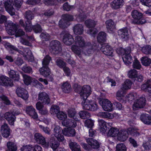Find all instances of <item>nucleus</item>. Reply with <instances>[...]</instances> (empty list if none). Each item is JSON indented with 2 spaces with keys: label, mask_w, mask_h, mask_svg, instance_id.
Masks as SVG:
<instances>
[{
  "label": "nucleus",
  "mask_w": 151,
  "mask_h": 151,
  "mask_svg": "<svg viewBox=\"0 0 151 151\" xmlns=\"http://www.w3.org/2000/svg\"><path fill=\"white\" fill-rule=\"evenodd\" d=\"M75 42L76 45H72L71 49L75 53L79 55L81 53V50L79 47H83L85 46V40L81 36H77L75 37Z\"/></svg>",
  "instance_id": "nucleus-1"
},
{
  "label": "nucleus",
  "mask_w": 151,
  "mask_h": 151,
  "mask_svg": "<svg viewBox=\"0 0 151 151\" xmlns=\"http://www.w3.org/2000/svg\"><path fill=\"white\" fill-rule=\"evenodd\" d=\"M51 60V58L48 55H46L43 60V66L39 70L40 74L44 76H48L50 74V72L48 65Z\"/></svg>",
  "instance_id": "nucleus-2"
},
{
  "label": "nucleus",
  "mask_w": 151,
  "mask_h": 151,
  "mask_svg": "<svg viewBox=\"0 0 151 151\" xmlns=\"http://www.w3.org/2000/svg\"><path fill=\"white\" fill-rule=\"evenodd\" d=\"M131 15L134 19L131 20V23L132 24H142L146 22V20L142 17V14L137 10L132 11Z\"/></svg>",
  "instance_id": "nucleus-3"
},
{
  "label": "nucleus",
  "mask_w": 151,
  "mask_h": 151,
  "mask_svg": "<svg viewBox=\"0 0 151 151\" xmlns=\"http://www.w3.org/2000/svg\"><path fill=\"white\" fill-rule=\"evenodd\" d=\"M50 50L52 53L54 54L60 53L62 50L60 42L56 40L52 41L50 43Z\"/></svg>",
  "instance_id": "nucleus-4"
},
{
  "label": "nucleus",
  "mask_w": 151,
  "mask_h": 151,
  "mask_svg": "<svg viewBox=\"0 0 151 151\" xmlns=\"http://www.w3.org/2000/svg\"><path fill=\"white\" fill-rule=\"evenodd\" d=\"M61 37L63 38V42L66 45H70L74 42V40L72 35L69 32L66 30L63 31L60 33Z\"/></svg>",
  "instance_id": "nucleus-5"
},
{
  "label": "nucleus",
  "mask_w": 151,
  "mask_h": 151,
  "mask_svg": "<svg viewBox=\"0 0 151 151\" xmlns=\"http://www.w3.org/2000/svg\"><path fill=\"white\" fill-rule=\"evenodd\" d=\"M99 104L102 106L104 110L108 111H110L112 110V104L109 100L99 98Z\"/></svg>",
  "instance_id": "nucleus-6"
},
{
  "label": "nucleus",
  "mask_w": 151,
  "mask_h": 151,
  "mask_svg": "<svg viewBox=\"0 0 151 151\" xmlns=\"http://www.w3.org/2000/svg\"><path fill=\"white\" fill-rule=\"evenodd\" d=\"M34 138L38 143L41 145L44 148H47L49 147V142H46L45 138L41 134L35 133L34 135Z\"/></svg>",
  "instance_id": "nucleus-7"
},
{
  "label": "nucleus",
  "mask_w": 151,
  "mask_h": 151,
  "mask_svg": "<svg viewBox=\"0 0 151 151\" xmlns=\"http://www.w3.org/2000/svg\"><path fill=\"white\" fill-rule=\"evenodd\" d=\"M23 81L24 83L28 85L30 84L31 82H32L33 85L37 86V88H41L42 87V84L40 83L38 81L33 79L31 78L26 75H23Z\"/></svg>",
  "instance_id": "nucleus-8"
},
{
  "label": "nucleus",
  "mask_w": 151,
  "mask_h": 151,
  "mask_svg": "<svg viewBox=\"0 0 151 151\" xmlns=\"http://www.w3.org/2000/svg\"><path fill=\"white\" fill-rule=\"evenodd\" d=\"M146 100L145 98L143 97H140L134 101L133 105L134 110H136L137 109L143 108L145 106Z\"/></svg>",
  "instance_id": "nucleus-9"
},
{
  "label": "nucleus",
  "mask_w": 151,
  "mask_h": 151,
  "mask_svg": "<svg viewBox=\"0 0 151 151\" xmlns=\"http://www.w3.org/2000/svg\"><path fill=\"white\" fill-rule=\"evenodd\" d=\"M73 18L72 15L69 14H65L63 16V19L60 20L59 22V25L60 27L64 28L69 25L66 22L73 20Z\"/></svg>",
  "instance_id": "nucleus-10"
},
{
  "label": "nucleus",
  "mask_w": 151,
  "mask_h": 151,
  "mask_svg": "<svg viewBox=\"0 0 151 151\" xmlns=\"http://www.w3.org/2000/svg\"><path fill=\"white\" fill-rule=\"evenodd\" d=\"M91 88L88 85H84L82 87L80 92L81 98L84 100H86L91 93Z\"/></svg>",
  "instance_id": "nucleus-11"
},
{
  "label": "nucleus",
  "mask_w": 151,
  "mask_h": 151,
  "mask_svg": "<svg viewBox=\"0 0 151 151\" xmlns=\"http://www.w3.org/2000/svg\"><path fill=\"white\" fill-rule=\"evenodd\" d=\"M99 47V45H97V44L94 43L92 45L90 43H88L84 47V49L86 51V52H85L86 55H89L92 54L94 50H99L100 48Z\"/></svg>",
  "instance_id": "nucleus-12"
},
{
  "label": "nucleus",
  "mask_w": 151,
  "mask_h": 151,
  "mask_svg": "<svg viewBox=\"0 0 151 151\" xmlns=\"http://www.w3.org/2000/svg\"><path fill=\"white\" fill-rule=\"evenodd\" d=\"M54 134L59 142H63L65 139L62 134L63 130L59 126H56L54 130Z\"/></svg>",
  "instance_id": "nucleus-13"
},
{
  "label": "nucleus",
  "mask_w": 151,
  "mask_h": 151,
  "mask_svg": "<svg viewBox=\"0 0 151 151\" xmlns=\"http://www.w3.org/2000/svg\"><path fill=\"white\" fill-rule=\"evenodd\" d=\"M100 50L105 55L111 56L113 52L111 47L106 43H104L101 45Z\"/></svg>",
  "instance_id": "nucleus-14"
},
{
  "label": "nucleus",
  "mask_w": 151,
  "mask_h": 151,
  "mask_svg": "<svg viewBox=\"0 0 151 151\" xmlns=\"http://www.w3.org/2000/svg\"><path fill=\"white\" fill-rule=\"evenodd\" d=\"M13 5L12 0H7L5 2L4 4L6 10L12 16L15 14V10L13 7Z\"/></svg>",
  "instance_id": "nucleus-15"
},
{
  "label": "nucleus",
  "mask_w": 151,
  "mask_h": 151,
  "mask_svg": "<svg viewBox=\"0 0 151 151\" xmlns=\"http://www.w3.org/2000/svg\"><path fill=\"white\" fill-rule=\"evenodd\" d=\"M117 33L119 37L122 40L124 41L128 39L129 35L127 27L123 28L119 30Z\"/></svg>",
  "instance_id": "nucleus-16"
},
{
  "label": "nucleus",
  "mask_w": 151,
  "mask_h": 151,
  "mask_svg": "<svg viewBox=\"0 0 151 151\" xmlns=\"http://www.w3.org/2000/svg\"><path fill=\"white\" fill-rule=\"evenodd\" d=\"M16 93L18 96L21 97L24 100L27 99L29 97L27 91L22 88L17 87L16 90Z\"/></svg>",
  "instance_id": "nucleus-17"
},
{
  "label": "nucleus",
  "mask_w": 151,
  "mask_h": 151,
  "mask_svg": "<svg viewBox=\"0 0 151 151\" xmlns=\"http://www.w3.org/2000/svg\"><path fill=\"white\" fill-rule=\"evenodd\" d=\"M38 100L44 104H48L50 102V99L48 95L45 92L40 93L38 95Z\"/></svg>",
  "instance_id": "nucleus-18"
},
{
  "label": "nucleus",
  "mask_w": 151,
  "mask_h": 151,
  "mask_svg": "<svg viewBox=\"0 0 151 151\" xmlns=\"http://www.w3.org/2000/svg\"><path fill=\"white\" fill-rule=\"evenodd\" d=\"M10 131L11 129L7 124L4 123L1 126V131L4 137H8L10 134Z\"/></svg>",
  "instance_id": "nucleus-19"
},
{
  "label": "nucleus",
  "mask_w": 151,
  "mask_h": 151,
  "mask_svg": "<svg viewBox=\"0 0 151 151\" xmlns=\"http://www.w3.org/2000/svg\"><path fill=\"white\" fill-rule=\"evenodd\" d=\"M124 4L123 0H114L110 4L112 9L116 10L122 7Z\"/></svg>",
  "instance_id": "nucleus-20"
},
{
  "label": "nucleus",
  "mask_w": 151,
  "mask_h": 151,
  "mask_svg": "<svg viewBox=\"0 0 151 151\" xmlns=\"http://www.w3.org/2000/svg\"><path fill=\"white\" fill-rule=\"evenodd\" d=\"M27 113L32 118L36 119L38 118L37 113L35 111V109L32 106H28L26 108Z\"/></svg>",
  "instance_id": "nucleus-21"
},
{
  "label": "nucleus",
  "mask_w": 151,
  "mask_h": 151,
  "mask_svg": "<svg viewBox=\"0 0 151 151\" xmlns=\"http://www.w3.org/2000/svg\"><path fill=\"white\" fill-rule=\"evenodd\" d=\"M4 118L11 125H14L16 119L15 116L12 113L6 112L4 114Z\"/></svg>",
  "instance_id": "nucleus-22"
},
{
  "label": "nucleus",
  "mask_w": 151,
  "mask_h": 151,
  "mask_svg": "<svg viewBox=\"0 0 151 151\" xmlns=\"http://www.w3.org/2000/svg\"><path fill=\"white\" fill-rule=\"evenodd\" d=\"M19 24L23 27L27 32H30L32 29V22L31 21H25L24 23V20L22 19L19 21Z\"/></svg>",
  "instance_id": "nucleus-23"
},
{
  "label": "nucleus",
  "mask_w": 151,
  "mask_h": 151,
  "mask_svg": "<svg viewBox=\"0 0 151 151\" xmlns=\"http://www.w3.org/2000/svg\"><path fill=\"white\" fill-rule=\"evenodd\" d=\"M76 121L74 120L70 119H66L62 121V124L63 126L69 128L75 127L77 125Z\"/></svg>",
  "instance_id": "nucleus-24"
},
{
  "label": "nucleus",
  "mask_w": 151,
  "mask_h": 151,
  "mask_svg": "<svg viewBox=\"0 0 151 151\" xmlns=\"http://www.w3.org/2000/svg\"><path fill=\"white\" fill-rule=\"evenodd\" d=\"M128 130L127 131L125 130H122L119 131V133L117 137V139L120 141H124L128 137Z\"/></svg>",
  "instance_id": "nucleus-25"
},
{
  "label": "nucleus",
  "mask_w": 151,
  "mask_h": 151,
  "mask_svg": "<svg viewBox=\"0 0 151 151\" xmlns=\"http://www.w3.org/2000/svg\"><path fill=\"white\" fill-rule=\"evenodd\" d=\"M9 78L3 75L1 76L0 79V85L7 86H13V83L9 80Z\"/></svg>",
  "instance_id": "nucleus-26"
},
{
  "label": "nucleus",
  "mask_w": 151,
  "mask_h": 151,
  "mask_svg": "<svg viewBox=\"0 0 151 151\" xmlns=\"http://www.w3.org/2000/svg\"><path fill=\"white\" fill-rule=\"evenodd\" d=\"M106 28L109 32H113L115 28V24L114 22L111 19L106 20L105 22Z\"/></svg>",
  "instance_id": "nucleus-27"
},
{
  "label": "nucleus",
  "mask_w": 151,
  "mask_h": 151,
  "mask_svg": "<svg viewBox=\"0 0 151 151\" xmlns=\"http://www.w3.org/2000/svg\"><path fill=\"white\" fill-rule=\"evenodd\" d=\"M6 29L12 34L11 32H16L17 31V26L15 24L13 23L11 21H9L5 24ZM9 34L10 33H9Z\"/></svg>",
  "instance_id": "nucleus-28"
},
{
  "label": "nucleus",
  "mask_w": 151,
  "mask_h": 151,
  "mask_svg": "<svg viewBox=\"0 0 151 151\" xmlns=\"http://www.w3.org/2000/svg\"><path fill=\"white\" fill-rule=\"evenodd\" d=\"M140 119L145 124L150 125L151 124V116L148 114H142L140 116Z\"/></svg>",
  "instance_id": "nucleus-29"
},
{
  "label": "nucleus",
  "mask_w": 151,
  "mask_h": 151,
  "mask_svg": "<svg viewBox=\"0 0 151 151\" xmlns=\"http://www.w3.org/2000/svg\"><path fill=\"white\" fill-rule=\"evenodd\" d=\"M87 142L90 145L92 148L94 149L98 148L100 146V145L98 141L94 139L93 138H89L86 140Z\"/></svg>",
  "instance_id": "nucleus-30"
},
{
  "label": "nucleus",
  "mask_w": 151,
  "mask_h": 151,
  "mask_svg": "<svg viewBox=\"0 0 151 151\" xmlns=\"http://www.w3.org/2000/svg\"><path fill=\"white\" fill-rule=\"evenodd\" d=\"M73 30L76 35H81L83 31V26L82 24H77L74 26Z\"/></svg>",
  "instance_id": "nucleus-31"
},
{
  "label": "nucleus",
  "mask_w": 151,
  "mask_h": 151,
  "mask_svg": "<svg viewBox=\"0 0 151 151\" xmlns=\"http://www.w3.org/2000/svg\"><path fill=\"white\" fill-rule=\"evenodd\" d=\"M75 134V130L74 129L70 128H65L63 130V134L67 136H74Z\"/></svg>",
  "instance_id": "nucleus-32"
},
{
  "label": "nucleus",
  "mask_w": 151,
  "mask_h": 151,
  "mask_svg": "<svg viewBox=\"0 0 151 151\" xmlns=\"http://www.w3.org/2000/svg\"><path fill=\"white\" fill-rule=\"evenodd\" d=\"M141 88L145 91L151 94V79L148 80L146 83L142 85Z\"/></svg>",
  "instance_id": "nucleus-33"
},
{
  "label": "nucleus",
  "mask_w": 151,
  "mask_h": 151,
  "mask_svg": "<svg viewBox=\"0 0 151 151\" xmlns=\"http://www.w3.org/2000/svg\"><path fill=\"white\" fill-rule=\"evenodd\" d=\"M76 111L75 109L73 108H70L68 111V114L69 117L73 118L75 121H79V118L78 116H76Z\"/></svg>",
  "instance_id": "nucleus-34"
},
{
  "label": "nucleus",
  "mask_w": 151,
  "mask_h": 151,
  "mask_svg": "<svg viewBox=\"0 0 151 151\" xmlns=\"http://www.w3.org/2000/svg\"><path fill=\"white\" fill-rule=\"evenodd\" d=\"M9 77L14 81H18L19 79V73L14 70H11L9 72Z\"/></svg>",
  "instance_id": "nucleus-35"
},
{
  "label": "nucleus",
  "mask_w": 151,
  "mask_h": 151,
  "mask_svg": "<svg viewBox=\"0 0 151 151\" xmlns=\"http://www.w3.org/2000/svg\"><path fill=\"white\" fill-rule=\"evenodd\" d=\"M122 58L124 63L126 65H129L133 61L132 57L130 55V53L124 55Z\"/></svg>",
  "instance_id": "nucleus-36"
},
{
  "label": "nucleus",
  "mask_w": 151,
  "mask_h": 151,
  "mask_svg": "<svg viewBox=\"0 0 151 151\" xmlns=\"http://www.w3.org/2000/svg\"><path fill=\"white\" fill-rule=\"evenodd\" d=\"M138 130V129L134 128L131 127L128 129V133L135 137H139L141 135Z\"/></svg>",
  "instance_id": "nucleus-37"
},
{
  "label": "nucleus",
  "mask_w": 151,
  "mask_h": 151,
  "mask_svg": "<svg viewBox=\"0 0 151 151\" xmlns=\"http://www.w3.org/2000/svg\"><path fill=\"white\" fill-rule=\"evenodd\" d=\"M119 132V130L117 128L112 127L109 129L108 135L112 137H118Z\"/></svg>",
  "instance_id": "nucleus-38"
},
{
  "label": "nucleus",
  "mask_w": 151,
  "mask_h": 151,
  "mask_svg": "<svg viewBox=\"0 0 151 151\" xmlns=\"http://www.w3.org/2000/svg\"><path fill=\"white\" fill-rule=\"evenodd\" d=\"M2 43L6 49H10V50L9 51V52L10 53H14L12 50H18V48H17L11 45L9 42H7L6 41H3Z\"/></svg>",
  "instance_id": "nucleus-39"
},
{
  "label": "nucleus",
  "mask_w": 151,
  "mask_h": 151,
  "mask_svg": "<svg viewBox=\"0 0 151 151\" xmlns=\"http://www.w3.org/2000/svg\"><path fill=\"white\" fill-rule=\"evenodd\" d=\"M98 122L101 132L103 133H105L107 129L106 122L102 119L99 120Z\"/></svg>",
  "instance_id": "nucleus-40"
},
{
  "label": "nucleus",
  "mask_w": 151,
  "mask_h": 151,
  "mask_svg": "<svg viewBox=\"0 0 151 151\" xmlns=\"http://www.w3.org/2000/svg\"><path fill=\"white\" fill-rule=\"evenodd\" d=\"M106 34L104 32H100L98 35L97 40L99 43L104 42L106 41Z\"/></svg>",
  "instance_id": "nucleus-41"
},
{
  "label": "nucleus",
  "mask_w": 151,
  "mask_h": 151,
  "mask_svg": "<svg viewBox=\"0 0 151 151\" xmlns=\"http://www.w3.org/2000/svg\"><path fill=\"white\" fill-rule=\"evenodd\" d=\"M72 151H81L80 146L75 142H70L69 144Z\"/></svg>",
  "instance_id": "nucleus-42"
},
{
  "label": "nucleus",
  "mask_w": 151,
  "mask_h": 151,
  "mask_svg": "<svg viewBox=\"0 0 151 151\" xmlns=\"http://www.w3.org/2000/svg\"><path fill=\"white\" fill-rule=\"evenodd\" d=\"M61 88L62 91L65 93H69L71 91V86L67 82L64 83L62 85Z\"/></svg>",
  "instance_id": "nucleus-43"
},
{
  "label": "nucleus",
  "mask_w": 151,
  "mask_h": 151,
  "mask_svg": "<svg viewBox=\"0 0 151 151\" xmlns=\"http://www.w3.org/2000/svg\"><path fill=\"white\" fill-rule=\"evenodd\" d=\"M125 91L126 90L124 89L121 87V88L117 92L116 96L118 100L121 101L125 93Z\"/></svg>",
  "instance_id": "nucleus-44"
},
{
  "label": "nucleus",
  "mask_w": 151,
  "mask_h": 151,
  "mask_svg": "<svg viewBox=\"0 0 151 151\" xmlns=\"http://www.w3.org/2000/svg\"><path fill=\"white\" fill-rule=\"evenodd\" d=\"M131 51V48L129 47H127L125 49L122 47L119 48L117 50V51L118 54L122 55V56L125 54L130 53Z\"/></svg>",
  "instance_id": "nucleus-45"
},
{
  "label": "nucleus",
  "mask_w": 151,
  "mask_h": 151,
  "mask_svg": "<svg viewBox=\"0 0 151 151\" xmlns=\"http://www.w3.org/2000/svg\"><path fill=\"white\" fill-rule=\"evenodd\" d=\"M97 21L89 19L86 20L85 24L86 27L88 28L94 27L97 23Z\"/></svg>",
  "instance_id": "nucleus-46"
},
{
  "label": "nucleus",
  "mask_w": 151,
  "mask_h": 151,
  "mask_svg": "<svg viewBox=\"0 0 151 151\" xmlns=\"http://www.w3.org/2000/svg\"><path fill=\"white\" fill-rule=\"evenodd\" d=\"M98 116L101 118L111 119L114 117L113 115L107 112H100L98 114Z\"/></svg>",
  "instance_id": "nucleus-47"
},
{
  "label": "nucleus",
  "mask_w": 151,
  "mask_h": 151,
  "mask_svg": "<svg viewBox=\"0 0 151 151\" xmlns=\"http://www.w3.org/2000/svg\"><path fill=\"white\" fill-rule=\"evenodd\" d=\"M7 146L9 151H16L17 148L16 145L14 142H9L7 143Z\"/></svg>",
  "instance_id": "nucleus-48"
},
{
  "label": "nucleus",
  "mask_w": 151,
  "mask_h": 151,
  "mask_svg": "<svg viewBox=\"0 0 151 151\" xmlns=\"http://www.w3.org/2000/svg\"><path fill=\"white\" fill-rule=\"evenodd\" d=\"M50 146L53 150H56L58 147L59 143L55 141L54 137H52L50 141Z\"/></svg>",
  "instance_id": "nucleus-49"
},
{
  "label": "nucleus",
  "mask_w": 151,
  "mask_h": 151,
  "mask_svg": "<svg viewBox=\"0 0 151 151\" xmlns=\"http://www.w3.org/2000/svg\"><path fill=\"white\" fill-rule=\"evenodd\" d=\"M34 14L31 11L28 10L25 12L24 17L27 19V21H31L34 18Z\"/></svg>",
  "instance_id": "nucleus-50"
},
{
  "label": "nucleus",
  "mask_w": 151,
  "mask_h": 151,
  "mask_svg": "<svg viewBox=\"0 0 151 151\" xmlns=\"http://www.w3.org/2000/svg\"><path fill=\"white\" fill-rule=\"evenodd\" d=\"M79 115L80 117L83 119L88 118L91 116L90 114L88 111H82L79 112Z\"/></svg>",
  "instance_id": "nucleus-51"
},
{
  "label": "nucleus",
  "mask_w": 151,
  "mask_h": 151,
  "mask_svg": "<svg viewBox=\"0 0 151 151\" xmlns=\"http://www.w3.org/2000/svg\"><path fill=\"white\" fill-rule=\"evenodd\" d=\"M26 38L27 39L23 38H21L20 40V42L24 45L29 46H31L32 45L31 43L29 42V41L27 39H29V40H30V39H32V37L27 36Z\"/></svg>",
  "instance_id": "nucleus-52"
},
{
  "label": "nucleus",
  "mask_w": 151,
  "mask_h": 151,
  "mask_svg": "<svg viewBox=\"0 0 151 151\" xmlns=\"http://www.w3.org/2000/svg\"><path fill=\"white\" fill-rule=\"evenodd\" d=\"M60 111V108L55 105H52L50 109V112L53 115L57 114Z\"/></svg>",
  "instance_id": "nucleus-53"
},
{
  "label": "nucleus",
  "mask_w": 151,
  "mask_h": 151,
  "mask_svg": "<svg viewBox=\"0 0 151 151\" xmlns=\"http://www.w3.org/2000/svg\"><path fill=\"white\" fill-rule=\"evenodd\" d=\"M23 55L27 59L32 56V54L31 51L28 48H25L24 49Z\"/></svg>",
  "instance_id": "nucleus-54"
},
{
  "label": "nucleus",
  "mask_w": 151,
  "mask_h": 151,
  "mask_svg": "<svg viewBox=\"0 0 151 151\" xmlns=\"http://www.w3.org/2000/svg\"><path fill=\"white\" fill-rule=\"evenodd\" d=\"M132 84V82L129 80H127L122 84V88L125 90L130 88Z\"/></svg>",
  "instance_id": "nucleus-55"
},
{
  "label": "nucleus",
  "mask_w": 151,
  "mask_h": 151,
  "mask_svg": "<svg viewBox=\"0 0 151 151\" xmlns=\"http://www.w3.org/2000/svg\"><path fill=\"white\" fill-rule=\"evenodd\" d=\"M141 63L145 66H148L151 63V59L147 57H143L141 58Z\"/></svg>",
  "instance_id": "nucleus-56"
},
{
  "label": "nucleus",
  "mask_w": 151,
  "mask_h": 151,
  "mask_svg": "<svg viewBox=\"0 0 151 151\" xmlns=\"http://www.w3.org/2000/svg\"><path fill=\"white\" fill-rule=\"evenodd\" d=\"M142 52L145 54H151V47L147 45L143 47L142 48Z\"/></svg>",
  "instance_id": "nucleus-57"
},
{
  "label": "nucleus",
  "mask_w": 151,
  "mask_h": 151,
  "mask_svg": "<svg viewBox=\"0 0 151 151\" xmlns=\"http://www.w3.org/2000/svg\"><path fill=\"white\" fill-rule=\"evenodd\" d=\"M56 65L60 68H64L66 66V63L60 58L56 60Z\"/></svg>",
  "instance_id": "nucleus-58"
},
{
  "label": "nucleus",
  "mask_w": 151,
  "mask_h": 151,
  "mask_svg": "<svg viewBox=\"0 0 151 151\" xmlns=\"http://www.w3.org/2000/svg\"><path fill=\"white\" fill-rule=\"evenodd\" d=\"M128 75L130 78H135L137 76V71L134 69L131 70L128 72Z\"/></svg>",
  "instance_id": "nucleus-59"
},
{
  "label": "nucleus",
  "mask_w": 151,
  "mask_h": 151,
  "mask_svg": "<svg viewBox=\"0 0 151 151\" xmlns=\"http://www.w3.org/2000/svg\"><path fill=\"white\" fill-rule=\"evenodd\" d=\"M22 70L25 73L29 74H32V68L28 66L27 64L23 66Z\"/></svg>",
  "instance_id": "nucleus-60"
},
{
  "label": "nucleus",
  "mask_w": 151,
  "mask_h": 151,
  "mask_svg": "<svg viewBox=\"0 0 151 151\" xmlns=\"http://www.w3.org/2000/svg\"><path fill=\"white\" fill-rule=\"evenodd\" d=\"M116 151H126L127 148L123 143H119L116 146Z\"/></svg>",
  "instance_id": "nucleus-61"
},
{
  "label": "nucleus",
  "mask_w": 151,
  "mask_h": 151,
  "mask_svg": "<svg viewBox=\"0 0 151 151\" xmlns=\"http://www.w3.org/2000/svg\"><path fill=\"white\" fill-rule=\"evenodd\" d=\"M57 118L60 120L64 121L67 117V115L62 111H60L57 114Z\"/></svg>",
  "instance_id": "nucleus-62"
},
{
  "label": "nucleus",
  "mask_w": 151,
  "mask_h": 151,
  "mask_svg": "<svg viewBox=\"0 0 151 151\" xmlns=\"http://www.w3.org/2000/svg\"><path fill=\"white\" fill-rule=\"evenodd\" d=\"M40 37L43 40L47 41L50 38V35L46 32H42L40 35Z\"/></svg>",
  "instance_id": "nucleus-63"
},
{
  "label": "nucleus",
  "mask_w": 151,
  "mask_h": 151,
  "mask_svg": "<svg viewBox=\"0 0 151 151\" xmlns=\"http://www.w3.org/2000/svg\"><path fill=\"white\" fill-rule=\"evenodd\" d=\"M132 66L133 68L139 70L140 69L141 65L139 61L135 59L133 62Z\"/></svg>",
  "instance_id": "nucleus-64"
}]
</instances>
